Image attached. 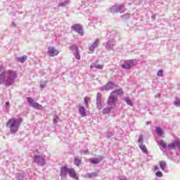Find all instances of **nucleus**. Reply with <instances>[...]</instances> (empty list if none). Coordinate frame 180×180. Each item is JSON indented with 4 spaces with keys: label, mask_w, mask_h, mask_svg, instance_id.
Returning <instances> with one entry per match:
<instances>
[{
    "label": "nucleus",
    "mask_w": 180,
    "mask_h": 180,
    "mask_svg": "<svg viewBox=\"0 0 180 180\" xmlns=\"http://www.w3.org/2000/svg\"><path fill=\"white\" fill-rule=\"evenodd\" d=\"M18 78V72L13 70H5L3 65H0V85L5 84L6 86H11L15 84Z\"/></svg>",
    "instance_id": "1"
},
{
    "label": "nucleus",
    "mask_w": 180,
    "mask_h": 180,
    "mask_svg": "<svg viewBox=\"0 0 180 180\" xmlns=\"http://www.w3.org/2000/svg\"><path fill=\"white\" fill-rule=\"evenodd\" d=\"M120 95H123V90L122 89H116L110 94L107 101L108 107L103 110V115L110 113L112 109H115L116 108V103H117V96H120Z\"/></svg>",
    "instance_id": "2"
},
{
    "label": "nucleus",
    "mask_w": 180,
    "mask_h": 180,
    "mask_svg": "<svg viewBox=\"0 0 180 180\" xmlns=\"http://www.w3.org/2000/svg\"><path fill=\"white\" fill-rule=\"evenodd\" d=\"M22 122V117H11L6 122V127L11 134H16L19 131V127Z\"/></svg>",
    "instance_id": "3"
},
{
    "label": "nucleus",
    "mask_w": 180,
    "mask_h": 180,
    "mask_svg": "<svg viewBox=\"0 0 180 180\" xmlns=\"http://www.w3.org/2000/svg\"><path fill=\"white\" fill-rule=\"evenodd\" d=\"M34 161L38 165H40L41 167H44V165H46V155L43 154L36 155L34 157Z\"/></svg>",
    "instance_id": "4"
},
{
    "label": "nucleus",
    "mask_w": 180,
    "mask_h": 180,
    "mask_svg": "<svg viewBox=\"0 0 180 180\" xmlns=\"http://www.w3.org/2000/svg\"><path fill=\"white\" fill-rule=\"evenodd\" d=\"M110 12H111L112 13H117V12H120V13H123V12H124V6L123 5L112 6L110 8Z\"/></svg>",
    "instance_id": "5"
},
{
    "label": "nucleus",
    "mask_w": 180,
    "mask_h": 180,
    "mask_svg": "<svg viewBox=\"0 0 180 180\" xmlns=\"http://www.w3.org/2000/svg\"><path fill=\"white\" fill-rule=\"evenodd\" d=\"M137 64V62L136 60H128L124 62V63L122 65V68H124L125 70H130L133 65H136Z\"/></svg>",
    "instance_id": "6"
},
{
    "label": "nucleus",
    "mask_w": 180,
    "mask_h": 180,
    "mask_svg": "<svg viewBox=\"0 0 180 180\" xmlns=\"http://www.w3.org/2000/svg\"><path fill=\"white\" fill-rule=\"evenodd\" d=\"M70 50L73 51V55L75 56L76 60H81V55H79V51L78 50V46L77 45H72L70 46Z\"/></svg>",
    "instance_id": "7"
},
{
    "label": "nucleus",
    "mask_w": 180,
    "mask_h": 180,
    "mask_svg": "<svg viewBox=\"0 0 180 180\" xmlns=\"http://www.w3.org/2000/svg\"><path fill=\"white\" fill-rule=\"evenodd\" d=\"M115 88H117V85L112 82H109L105 86H101L100 89L101 91H110V89H115Z\"/></svg>",
    "instance_id": "8"
},
{
    "label": "nucleus",
    "mask_w": 180,
    "mask_h": 180,
    "mask_svg": "<svg viewBox=\"0 0 180 180\" xmlns=\"http://www.w3.org/2000/svg\"><path fill=\"white\" fill-rule=\"evenodd\" d=\"M96 108L97 109H103V105L102 104V95H101V93H98L96 96Z\"/></svg>",
    "instance_id": "9"
},
{
    "label": "nucleus",
    "mask_w": 180,
    "mask_h": 180,
    "mask_svg": "<svg viewBox=\"0 0 180 180\" xmlns=\"http://www.w3.org/2000/svg\"><path fill=\"white\" fill-rule=\"evenodd\" d=\"M72 29L75 32H77V33H78L80 36H84V30H82V27L80 25L76 24L72 25Z\"/></svg>",
    "instance_id": "10"
},
{
    "label": "nucleus",
    "mask_w": 180,
    "mask_h": 180,
    "mask_svg": "<svg viewBox=\"0 0 180 180\" xmlns=\"http://www.w3.org/2000/svg\"><path fill=\"white\" fill-rule=\"evenodd\" d=\"M58 51L53 46H49L48 48V54L50 57H56V56H58Z\"/></svg>",
    "instance_id": "11"
},
{
    "label": "nucleus",
    "mask_w": 180,
    "mask_h": 180,
    "mask_svg": "<svg viewBox=\"0 0 180 180\" xmlns=\"http://www.w3.org/2000/svg\"><path fill=\"white\" fill-rule=\"evenodd\" d=\"M115 44H116V41L110 39L105 44V47L106 50H112L113 47H115Z\"/></svg>",
    "instance_id": "12"
},
{
    "label": "nucleus",
    "mask_w": 180,
    "mask_h": 180,
    "mask_svg": "<svg viewBox=\"0 0 180 180\" xmlns=\"http://www.w3.org/2000/svg\"><path fill=\"white\" fill-rule=\"evenodd\" d=\"M98 46H99V39H97L89 46V51L94 53V51H95V49H97Z\"/></svg>",
    "instance_id": "13"
},
{
    "label": "nucleus",
    "mask_w": 180,
    "mask_h": 180,
    "mask_svg": "<svg viewBox=\"0 0 180 180\" xmlns=\"http://www.w3.org/2000/svg\"><path fill=\"white\" fill-rule=\"evenodd\" d=\"M103 64H99L98 62L93 63L90 65V69L93 70L95 68L96 70H103Z\"/></svg>",
    "instance_id": "14"
},
{
    "label": "nucleus",
    "mask_w": 180,
    "mask_h": 180,
    "mask_svg": "<svg viewBox=\"0 0 180 180\" xmlns=\"http://www.w3.org/2000/svg\"><path fill=\"white\" fill-rule=\"evenodd\" d=\"M68 174H69L70 178H73L75 180H79V177L77 176V173L75 172V170H74V169L69 168Z\"/></svg>",
    "instance_id": "15"
},
{
    "label": "nucleus",
    "mask_w": 180,
    "mask_h": 180,
    "mask_svg": "<svg viewBox=\"0 0 180 180\" xmlns=\"http://www.w3.org/2000/svg\"><path fill=\"white\" fill-rule=\"evenodd\" d=\"M70 168H67L65 167L60 168V176L61 178H65L67 176V174H68V169Z\"/></svg>",
    "instance_id": "16"
},
{
    "label": "nucleus",
    "mask_w": 180,
    "mask_h": 180,
    "mask_svg": "<svg viewBox=\"0 0 180 180\" xmlns=\"http://www.w3.org/2000/svg\"><path fill=\"white\" fill-rule=\"evenodd\" d=\"M79 113L81 115L82 117H85L86 116V110H85V107L82 105H79Z\"/></svg>",
    "instance_id": "17"
},
{
    "label": "nucleus",
    "mask_w": 180,
    "mask_h": 180,
    "mask_svg": "<svg viewBox=\"0 0 180 180\" xmlns=\"http://www.w3.org/2000/svg\"><path fill=\"white\" fill-rule=\"evenodd\" d=\"M102 160H103V156H99L96 159H90V162H91V164H99Z\"/></svg>",
    "instance_id": "18"
},
{
    "label": "nucleus",
    "mask_w": 180,
    "mask_h": 180,
    "mask_svg": "<svg viewBox=\"0 0 180 180\" xmlns=\"http://www.w3.org/2000/svg\"><path fill=\"white\" fill-rule=\"evenodd\" d=\"M177 145H178V140L174 141L173 143H169V145H167V150H173V148H175V147H176Z\"/></svg>",
    "instance_id": "19"
},
{
    "label": "nucleus",
    "mask_w": 180,
    "mask_h": 180,
    "mask_svg": "<svg viewBox=\"0 0 180 180\" xmlns=\"http://www.w3.org/2000/svg\"><path fill=\"white\" fill-rule=\"evenodd\" d=\"M156 134L160 137H164V131H162V129L160 127H156Z\"/></svg>",
    "instance_id": "20"
},
{
    "label": "nucleus",
    "mask_w": 180,
    "mask_h": 180,
    "mask_svg": "<svg viewBox=\"0 0 180 180\" xmlns=\"http://www.w3.org/2000/svg\"><path fill=\"white\" fill-rule=\"evenodd\" d=\"M98 176V173L93 172V173H86L84 176L85 178H96Z\"/></svg>",
    "instance_id": "21"
},
{
    "label": "nucleus",
    "mask_w": 180,
    "mask_h": 180,
    "mask_svg": "<svg viewBox=\"0 0 180 180\" xmlns=\"http://www.w3.org/2000/svg\"><path fill=\"white\" fill-rule=\"evenodd\" d=\"M3 109L4 112H9V110L11 109V104L9 103L8 101L6 102L5 105L3 107Z\"/></svg>",
    "instance_id": "22"
},
{
    "label": "nucleus",
    "mask_w": 180,
    "mask_h": 180,
    "mask_svg": "<svg viewBox=\"0 0 180 180\" xmlns=\"http://www.w3.org/2000/svg\"><path fill=\"white\" fill-rule=\"evenodd\" d=\"M157 143L162 147V148L165 149L167 148V143H165V141H164L163 140H157Z\"/></svg>",
    "instance_id": "23"
},
{
    "label": "nucleus",
    "mask_w": 180,
    "mask_h": 180,
    "mask_svg": "<svg viewBox=\"0 0 180 180\" xmlns=\"http://www.w3.org/2000/svg\"><path fill=\"white\" fill-rule=\"evenodd\" d=\"M27 60V56L26 55L22 56V57L17 58V61L19 63H25Z\"/></svg>",
    "instance_id": "24"
},
{
    "label": "nucleus",
    "mask_w": 180,
    "mask_h": 180,
    "mask_svg": "<svg viewBox=\"0 0 180 180\" xmlns=\"http://www.w3.org/2000/svg\"><path fill=\"white\" fill-rule=\"evenodd\" d=\"M139 148L141 150V151H143V153H144L145 154H147V153H148V150H147V148H146V145L141 143V145H139Z\"/></svg>",
    "instance_id": "25"
},
{
    "label": "nucleus",
    "mask_w": 180,
    "mask_h": 180,
    "mask_svg": "<svg viewBox=\"0 0 180 180\" xmlns=\"http://www.w3.org/2000/svg\"><path fill=\"white\" fill-rule=\"evenodd\" d=\"M32 108H34V109H37L38 110L43 109V106L36 102L33 104Z\"/></svg>",
    "instance_id": "26"
},
{
    "label": "nucleus",
    "mask_w": 180,
    "mask_h": 180,
    "mask_svg": "<svg viewBox=\"0 0 180 180\" xmlns=\"http://www.w3.org/2000/svg\"><path fill=\"white\" fill-rule=\"evenodd\" d=\"M70 4V0H65L64 2L60 3L58 6H67V5H68Z\"/></svg>",
    "instance_id": "27"
},
{
    "label": "nucleus",
    "mask_w": 180,
    "mask_h": 180,
    "mask_svg": "<svg viewBox=\"0 0 180 180\" xmlns=\"http://www.w3.org/2000/svg\"><path fill=\"white\" fill-rule=\"evenodd\" d=\"M27 101L30 105V106H32L34 103H35L36 102H34V100H33V98L28 97L27 98Z\"/></svg>",
    "instance_id": "28"
},
{
    "label": "nucleus",
    "mask_w": 180,
    "mask_h": 180,
    "mask_svg": "<svg viewBox=\"0 0 180 180\" xmlns=\"http://www.w3.org/2000/svg\"><path fill=\"white\" fill-rule=\"evenodd\" d=\"M124 101L126 102V103L127 105H129V106H133V102L131 101V100H130V98H129L128 97H126L124 98Z\"/></svg>",
    "instance_id": "29"
},
{
    "label": "nucleus",
    "mask_w": 180,
    "mask_h": 180,
    "mask_svg": "<svg viewBox=\"0 0 180 180\" xmlns=\"http://www.w3.org/2000/svg\"><path fill=\"white\" fill-rule=\"evenodd\" d=\"M16 179L17 180H25V175L23 174H18Z\"/></svg>",
    "instance_id": "30"
},
{
    "label": "nucleus",
    "mask_w": 180,
    "mask_h": 180,
    "mask_svg": "<svg viewBox=\"0 0 180 180\" xmlns=\"http://www.w3.org/2000/svg\"><path fill=\"white\" fill-rule=\"evenodd\" d=\"M160 166L162 171H164V169H165V167H167V163H165V162H160Z\"/></svg>",
    "instance_id": "31"
},
{
    "label": "nucleus",
    "mask_w": 180,
    "mask_h": 180,
    "mask_svg": "<svg viewBox=\"0 0 180 180\" xmlns=\"http://www.w3.org/2000/svg\"><path fill=\"white\" fill-rule=\"evenodd\" d=\"M75 164L77 165V167L79 166V164H81V158H75Z\"/></svg>",
    "instance_id": "32"
},
{
    "label": "nucleus",
    "mask_w": 180,
    "mask_h": 180,
    "mask_svg": "<svg viewBox=\"0 0 180 180\" xmlns=\"http://www.w3.org/2000/svg\"><path fill=\"white\" fill-rule=\"evenodd\" d=\"M47 85V81H42L41 82V84H40V88H41V89L46 88Z\"/></svg>",
    "instance_id": "33"
},
{
    "label": "nucleus",
    "mask_w": 180,
    "mask_h": 180,
    "mask_svg": "<svg viewBox=\"0 0 180 180\" xmlns=\"http://www.w3.org/2000/svg\"><path fill=\"white\" fill-rule=\"evenodd\" d=\"M121 17L122 18V19H124V20H126V19H129V18H130V14L126 13L121 15Z\"/></svg>",
    "instance_id": "34"
},
{
    "label": "nucleus",
    "mask_w": 180,
    "mask_h": 180,
    "mask_svg": "<svg viewBox=\"0 0 180 180\" xmlns=\"http://www.w3.org/2000/svg\"><path fill=\"white\" fill-rule=\"evenodd\" d=\"M91 23H94V24L96 25V23H98V18L93 17L91 18Z\"/></svg>",
    "instance_id": "35"
},
{
    "label": "nucleus",
    "mask_w": 180,
    "mask_h": 180,
    "mask_svg": "<svg viewBox=\"0 0 180 180\" xmlns=\"http://www.w3.org/2000/svg\"><path fill=\"white\" fill-rule=\"evenodd\" d=\"M156 176H158V178H162V172H161L160 171H158L155 173Z\"/></svg>",
    "instance_id": "36"
},
{
    "label": "nucleus",
    "mask_w": 180,
    "mask_h": 180,
    "mask_svg": "<svg viewBox=\"0 0 180 180\" xmlns=\"http://www.w3.org/2000/svg\"><path fill=\"white\" fill-rule=\"evenodd\" d=\"M88 102H89V98L85 97L84 98V104L86 108H88Z\"/></svg>",
    "instance_id": "37"
},
{
    "label": "nucleus",
    "mask_w": 180,
    "mask_h": 180,
    "mask_svg": "<svg viewBox=\"0 0 180 180\" xmlns=\"http://www.w3.org/2000/svg\"><path fill=\"white\" fill-rule=\"evenodd\" d=\"M174 103L175 106L180 108V99L174 101Z\"/></svg>",
    "instance_id": "38"
},
{
    "label": "nucleus",
    "mask_w": 180,
    "mask_h": 180,
    "mask_svg": "<svg viewBox=\"0 0 180 180\" xmlns=\"http://www.w3.org/2000/svg\"><path fill=\"white\" fill-rule=\"evenodd\" d=\"M143 135H140L138 139V143H143Z\"/></svg>",
    "instance_id": "39"
},
{
    "label": "nucleus",
    "mask_w": 180,
    "mask_h": 180,
    "mask_svg": "<svg viewBox=\"0 0 180 180\" xmlns=\"http://www.w3.org/2000/svg\"><path fill=\"white\" fill-rule=\"evenodd\" d=\"M158 77H162L164 75L162 70H159L157 73Z\"/></svg>",
    "instance_id": "40"
},
{
    "label": "nucleus",
    "mask_w": 180,
    "mask_h": 180,
    "mask_svg": "<svg viewBox=\"0 0 180 180\" xmlns=\"http://www.w3.org/2000/svg\"><path fill=\"white\" fill-rule=\"evenodd\" d=\"M80 153H81V154L86 155V154H88V150L87 149L82 150H80Z\"/></svg>",
    "instance_id": "41"
},
{
    "label": "nucleus",
    "mask_w": 180,
    "mask_h": 180,
    "mask_svg": "<svg viewBox=\"0 0 180 180\" xmlns=\"http://www.w3.org/2000/svg\"><path fill=\"white\" fill-rule=\"evenodd\" d=\"M53 123L55 124H57V123H58V117H56L54 120H53Z\"/></svg>",
    "instance_id": "42"
},
{
    "label": "nucleus",
    "mask_w": 180,
    "mask_h": 180,
    "mask_svg": "<svg viewBox=\"0 0 180 180\" xmlns=\"http://www.w3.org/2000/svg\"><path fill=\"white\" fill-rule=\"evenodd\" d=\"M154 169H155V171H158V169H160V168L157 166H155Z\"/></svg>",
    "instance_id": "43"
},
{
    "label": "nucleus",
    "mask_w": 180,
    "mask_h": 180,
    "mask_svg": "<svg viewBox=\"0 0 180 180\" xmlns=\"http://www.w3.org/2000/svg\"><path fill=\"white\" fill-rule=\"evenodd\" d=\"M161 97V94H158L156 96H155V98H160Z\"/></svg>",
    "instance_id": "44"
},
{
    "label": "nucleus",
    "mask_w": 180,
    "mask_h": 180,
    "mask_svg": "<svg viewBox=\"0 0 180 180\" xmlns=\"http://www.w3.org/2000/svg\"><path fill=\"white\" fill-rule=\"evenodd\" d=\"M86 12H87V15H89V13H92V12H89V10H87Z\"/></svg>",
    "instance_id": "45"
},
{
    "label": "nucleus",
    "mask_w": 180,
    "mask_h": 180,
    "mask_svg": "<svg viewBox=\"0 0 180 180\" xmlns=\"http://www.w3.org/2000/svg\"><path fill=\"white\" fill-rule=\"evenodd\" d=\"M152 19H153V20L155 19V15H152Z\"/></svg>",
    "instance_id": "46"
},
{
    "label": "nucleus",
    "mask_w": 180,
    "mask_h": 180,
    "mask_svg": "<svg viewBox=\"0 0 180 180\" xmlns=\"http://www.w3.org/2000/svg\"><path fill=\"white\" fill-rule=\"evenodd\" d=\"M120 180H127V179H126V177L122 178Z\"/></svg>",
    "instance_id": "47"
},
{
    "label": "nucleus",
    "mask_w": 180,
    "mask_h": 180,
    "mask_svg": "<svg viewBox=\"0 0 180 180\" xmlns=\"http://www.w3.org/2000/svg\"><path fill=\"white\" fill-rule=\"evenodd\" d=\"M146 124H147V125L150 124V122H146Z\"/></svg>",
    "instance_id": "48"
},
{
    "label": "nucleus",
    "mask_w": 180,
    "mask_h": 180,
    "mask_svg": "<svg viewBox=\"0 0 180 180\" xmlns=\"http://www.w3.org/2000/svg\"><path fill=\"white\" fill-rule=\"evenodd\" d=\"M179 86H180V82L178 83Z\"/></svg>",
    "instance_id": "49"
}]
</instances>
